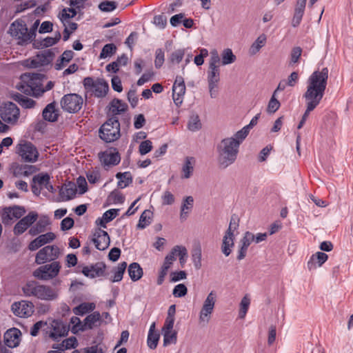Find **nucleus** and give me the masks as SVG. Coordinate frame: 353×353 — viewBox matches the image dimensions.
<instances>
[{
	"mask_svg": "<svg viewBox=\"0 0 353 353\" xmlns=\"http://www.w3.org/2000/svg\"><path fill=\"white\" fill-rule=\"evenodd\" d=\"M74 52L72 50H65L55 63V69L61 70L65 67L73 58Z\"/></svg>",
	"mask_w": 353,
	"mask_h": 353,
	"instance_id": "41",
	"label": "nucleus"
},
{
	"mask_svg": "<svg viewBox=\"0 0 353 353\" xmlns=\"http://www.w3.org/2000/svg\"><path fill=\"white\" fill-rule=\"evenodd\" d=\"M105 268V265L104 263H98L90 267H84L82 273L87 277L95 278L103 276Z\"/></svg>",
	"mask_w": 353,
	"mask_h": 353,
	"instance_id": "28",
	"label": "nucleus"
},
{
	"mask_svg": "<svg viewBox=\"0 0 353 353\" xmlns=\"http://www.w3.org/2000/svg\"><path fill=\"white\" fill-rule=\"evenodd\" d=\"M92 240L95 247L99 250H104L108 248L110 242L108 233L101 229L94 232Z\"/></svg>",
	"mask_w": 353,
	"mask_h": 353,
	"instance_id": "20",
	"label": "nucleus"
},
{
	"mask_svg": "<svg viewBox=\"0 0 353 353\" xmlns=\"http://www.w3.org/2000/svg\"><path fill=\"white\" fill-rule=\"evenodd\" d=\"M234 235L225 233L221 243V252L225 256H228L231 254L232 249L234 245Z\"/></svg>",
	"mask_w": 353,
	"mask_h": 353,
	"instance_id": "33",
	"label": "nucleus"
},
{
	"mask_svg": "<svg viewBox=\"0 0 353 353\" xmlns=\"http://www.w3.org/2000/svg\"><path fill=\"white\" fill-rule=\"evenodd\" d=\"M221 59L216 50L210 52V59L209 61V68H219Z\"/></svg>",
	"mask_w": 353,
	"mask_h": 353,
	"instance_id": "59",
	"label": "nucleus"
},
{
	"mask_svg": "<svg viewBox=\"0 0 353 353\" xmlns=\"http://www.w3.org/2000/svg\"><path fill=\"white\" fill-rule=\"evenodd\" d=\"M96 307L94 303L83 302L73 308L72 312L75 315L83 316L93 311Z\"/></svg>",
	"mask_w": 353,
	"mask_h": 353,
	"instance_id": "38",
	"label": "nucleus"
},
{
	"mask_svg": "<svg viewBox=\"0 0 353 353\" xmlns=\"http://www.w3.org/2000/svg\"><path fill=\"white\" fill-rule=\"evenodd\" d=\"M83 85L87 92L98 98L104 97L108 91V84L103 79H94L86 77L83 79Z\"/></svg>",
	"mask_w": 353,
	"mask_h": 353,
	"instance_id": "7",
	"label": "nucleus"
},
{
	"mask_svg": "<svg viewBox=\"0 0 353 353\" xmlns=\"http://www.w3.org/2000/svg\"><path fill=\"white\" fill-rule=\"evenodd\" d=\"M25 213L24 208L21 206L6 208L1 214L2 221L4 224H10L14 219L21 218Z\"/></svg>",
	"mask_w": 353,
	"mask_h": 353,
	"instance_id": "18",
	"label": "nucleus"
},
{
	"mask_svg": "<svg viewBox=\"0 0 353 353\" xmlns=\"http://www.w3.org/2000/svg\"><path fill=\"white\" fill-rule=\"evenodd\" d=\"M50 175L48 173H39L32 178V183H37L41 189L46 188L50 192H54V189L50 183Z\"/></svg>",
	"mask_w": 353,
	"mask_h": 353,
	"instance_id": "30",
	"label": "nucleus"
},
{
	"mask_svg": "<svg viewBox=\"0 0 353 353\" xmlns=\"http://www.w3.org/2000/svg\"><path fill=\"white\" fill-rule=\"evenodd\" d=\"M60 254V250L57 245H48L37 252L35 262L37 264H43L47 261H54L59 256Z\"/></svg>",
	"mask_w": 353,
	"mask_h": 353,
	"instance_id": "13",
	"label": "nucleus"
},
{
	"mask_svg": "<svg viewBox=\"0 0 353 353\" xmlns=\"http://www.w3.org/2000/svg\"><path fill=\"white\" fill-rule=\"evenodd\" d=\"M17 152L22 159L26 162H36L39 157L37 148L30 142H21L17 145Z\"/></svg>",
	"mask_w": 353,
	"mask_h": 353,
	"instance_id": "12",
	"label": "nucleus"
},
{
	"mask_svg": "<svg viewBox=\"0 0 353 353\" xmlns=\"http://www.w3.org/2000/svg\"><path fill=\"white\" fill-rule=\"evenodd\" d=\"M171 250L174 257L179 256L180 263L183 265L185 263L188 256L187 249L182 245H176Z\"/></svg>",
	"mask_w": 353,
	"mask_h": 353,
	"instance_id": "47",
	"label": "nucleus"
},
{
	"mask_svg": "<svg viewBox=\"0 0 353 353\" xmlns=\"http://www.w3.org/2000/svg\"><path fill=\"white\" fill-rule=\"evenodd\" d=\"M99 9L103 12H111L117 8V3L114 1H103L99 5Z\"/></svg>",
	"mask_w": 353,
	"mask_h": 353,
	"instance_id": "63",
	"label": "nucleus"
},
{
	"mask_svg": "<svg viewBox=\"0 0 353 353\" xmlns=\"http://www.w3.org/2000/svg\"><path fill=\"white\" fill-rule=\"evenodd\" d=\"M185 93V85L183 78L181 76H176L172 87V98L176 106L179 107L182 104Z\"/></svg>",
	"mask_w": 353,
	"mask_h": 353,
	"instance_id": "16",
	"label": "nucleus"
},
{
	"mask_svg": "<svg viewBox=\"0 0 353 353\" xmlns=\"http://www.w3.org/2000/svg\"><path fill=\"white\" fill-rule=\"evenodd\" d=\"M83 100L77 94H68L63 96L61 100V106L63 110L70 113L79 111L82 107Z\"/></svg>",
	"mask_w": 353,
	"mask_h": 353,
	"instance_id": "11",
	"label": "nucleus"
},
{
	"mask_svg": "<svg viewBox=\"0 0 353 353\" xmlns=\"http://www.w3.org/2000/svg\"><path fill=\"white\" fill-rule=\"evenodd\" d=\"M70 323L72 325V332L73 333H77L79 331L85 330L83 328V322L82 323L79 317L72 316L70 319Z\"/></svg>",
	"mask_w": 353,
	"mask_h": 353,
	"instance_id": "57",
	"label": "nucleus"
},
{
	"mask_svg": "<svg viewBox=\"0 0 353 353\" xmlns=\"http://www.w3.org/2000/svg\"><path fill=\"white\" fill-rule=\"evenodd\" d=\"M307 0H297L294 12V16L292 19V26L294 28L297 27L303 18Z\"/></svg>",
	"mask_w": 353,
	"mask_h": 353,
	"instance_id": "29",
	"label": "nucleus"
},
{
	"mask_svg": "<svg viewBox=\"0 0 353 353\" xmlns=\"http://www.w3.org/2000/svg\"><path fill=\"white\" fill-rule=\"evenodd\" d=\"M250 305V298L249 295H245L240 303V308L239 312V316L240 319H244L247 312L248 310L249 306Z\"/></svg>",
	"mask_w": 353,
	"mask_h": 353,
	"instance_id": "52",
	"label": "nucleus"
},
{
	"mask_svg": "<svg viewBox=\"0 0 353 353\" xmlns=\"http://www.w3.org/2000/svg\"><path fill=\"white\" fill-rule=\"evenodd\" d=\"M12 98L18 101L19 104L25 108H33L35 105V101L31 99L21 95V94L17 93L13 94Z\"/></svg>",
	"mask_w": 353,
	"mask_h": 353,
	"instance_id": "46",
	"label": "nucleus"
},
{
	"mask_svg": "<svg viewBox=\"0 0 353 353\" xmlns=\"http://www.w3.org/2000/svg\"><path fill=\"white\" fill-rule=\"evenodd\" d=\"M128 274L133 281L139 280L143 276V270L137 263H132L128 267Z\"/></svg>",
	"mask_w": 353,
	"mask_h": 353,
	"instance_id": "40",
	"label": "nucleus"
},
{
	"mask_svg": "<svg viewBox=\"0 0 353 353\" xmlns=\"http://www.w3.org/2000/svg\"><path fill=\"white\" fill-rule=\"evenodd\" d=\"M302 52V48L299 46H295L292 48L290 54V65H294L299 62V59L301 57Z\"/></svg>",
	"mask_w": 353,
	"mask_h": 353,
	"instance_id": "51",
	"label": "nucleus"
},
{
	"mask_svg": "<svg viewBox=\"0 0 353 353\" xmlns=\"http://www.w3.org/2000/svg\"><path fill=\"white\" fill-rule=\"evenodd\" d=\"M202 124L198 114H192L188 123V128L192 132H196L201 128Z\"/></svg>",
	"mask_w": 353,
	"mask_h": 353,
	"instance_id": "49",
	"label": "nucleus"
},
{
	"mask_svg": "<svg viewBox=\"0 0 353 353\" xmlns=\"http://www.w3.org/2000/svg\"><path fill=\"white\" fill-rule=\"evenodd\" d=\"M128 105L125 103L118 99H113L110 105V112L112 117H117L127 110Z\"/></svg>",
	"mask_w": 353,
	"mask_h": 353,
	"instance_id": "36",
	"label": "nucleus"
},
{
	"mask_svg": "<svg viewBox=\"0 0 353 353\" xmlns=\"http://www.w3.org/2000/svg\"><path fill=\"white\" fill-rule=\"evenodd\" d=\"M9 32L21 45L31 41L34 38V32H28L26 24L22 21L13 22L10 27Z\"/></svg>",
	"mask_w": 353,
	"mask_h": 353,
	"instance_id": "9",
	"label": "nucleus"
},
{
	"mask_svg": "<svg viewBox=\"0 0 353 353\" xmlns=\"http://www.w3.org/2000/svg\"><path fill=\"white\" fill-rule=\"evenodd\" d=\"M328 255L324 252H317L312 254L307 263V267L309 270H316L321 267L327 261Z\"/></svg>",
	"mask_w": 353,
	"mask_h": 353,
	"instance_id": "25",
	"label": "nucleus"
},
{
	"mask_svg": "<svg viewBox=\"0 0 353 353\" xmlns=\"http://www.w3.org/2000/svg\"><path fill=\"white\" fill-rule=\"evenodd\" d=\"M1 119L10 125H15L20 116V111L16 104L8 102L0 107Z\"/></svg>",
	"mask_w": 353,
	"mask_h": 353,
	"instance_id": "10",
	"label": "nucleus"
},
{
	"mask_svg": "<svg viewBox=\"0 0 353 353\" xmlns=\"http://www.w3.org/2000/svg\"><path fill=\"white\" fill-rule=\"evenodd\" d=\"M252 242H254V234L249 231L245 232L240 241L239 250L238 251L237 256V259L239 261H241L245 257L248 248Z\"/></svg>",
	"mask_w": 353,
	"mask_h": 353,
	"instance_id": "23",
	"label": "nucleus"
},
{
	"mask_svg": "<svg viewBox=\"0 0 353 353\" xmlns=\"http://www.w3.org/2000/svg\"><path fill=\"white\" fill-rule=\"evenodd\" d=\"M12 310L16 316L21 318H27L33 314L34 306L32 302L23 300L14 302L12 305Z\"/></svg>",
	"mask_w": 353,
	"mask_h": 353,
	"instance_id": "14",
	"label": "nucleus"
},
{
	"mask_svg": "<svg viewBox=\"0 0 353 353\" xmlns=\"http://www.w3.org/2000/svg\"><path fill=\"white\" fill-rule=\"evenodd\" d=\"M22 292L26 296H34L46 301H55L59 296V289L57 287L40 284L34 281H28L22 287Z\"/></svg>",
	"mask_w": 353,
	"mask_h": 353,
	"instance_id": "2",
	"label": "nucleus"
},
{
	"mask_svg": "<svg viewBox=\"0 0 353 353\" xmlns=\"http://www.w3.org/2000/svg\"><path fill=\"white\" fill-rule=\"evenodd\" d=\"M194 203V199L191 196H186L182 203L181 207L180 219L182 221L185 220L190 212Z\"/></svg>",
	"mask_w": 353,
	"mask_h": 353,
	"instance_id": "34",
	"label": "nucleus"
},
{
	"mask_svg": "<svg viewBox=\"0 0 353 353\" xmlns=\"http://www.w3.org/2000/svg\"><path fill=\"white\" fill-rule=\"evenodd\" d=\"M152 149V143L150 140H145L141 142L139 147V152L141 155H145L150 152Z\"/></svg>",
	"mask_w": 353,
	"mask_h": 353,
	"instance_id": "62",
	"label": "nucleus"
},
{
	"mask_svg": "<svg viewBox=\"0 0 353 353\" xmlns=\"http://www.w3.org/2000/svg\"><path fill=\"white\" fill-rule=\"evenodd\" d=\"M328 73L327 68H323L308 77L306 90L303 94L306 110L312 112L320 104L326 89Z\"/></svg>",
	"mask_w": 353,
	"mask_h": 353,
	"instance_id": "1",
	"label": "nucleus"
},
{
	"mask_svg": "<svg viewBox=\"0 0 353 353\" xmlns=\"http://www.w3.org/2000/svg\"><path fill=\"white\" fill-rule=\"evenodd\" d=\"M116 177L119 179L118 186L121 188H126L132 181L130 172H119L116 174Z\"/></svg>",
	"mask_w": 353,
	"mask_h": 353,
	"instance_id": "50",
	"label": "nucleus"
},
{
	"mask_svg": "<svg viewBox=\"0 0 353 353\" xmlns=\"http://www.w3.org/2000/svg\"><path fill=\"white\" fill-rule=\"evenodd\" d=\"M239 152V142L233 139L225 138L217 146L218 164L225 169L236 160Z\"/></svg>",
	"mask_w": 353,
	"mask_h": 353,
	"instance_id": "3",
	"label": "nucleus"
},
{
	"mask_svg": "<svg viewBox=\"0 0 353 353\" xmlns=\"http://www.w3.org/2000/svg\"><path fill=\"white\" fill-rule=\"evenodd\" d=\"M77 14V11L74 8H64L59 13V17L63 26H68V21Z\"/></svg>",
	"mask_w": 353,
	"mask_h": 353,
	"instance_id": "43",
	"label": "nucleus"
},
{
	"mask_svg": "<svg viewBox=\"0 0 353 353\" xmlns=\"http://www.w3.org/2000/svg\"><path fill=\"white\" fill-rule=\"evenodd\" d=\"M77 345V340L75 337H70L63 341L61 344L53 345V349H59L62 352L64 350L74 348Z\"/></svg>",
	"mask_w": 353,
	"mask_h": 353,
	"instance_id": "44",
	"label": "nucleus"
},
{
	"mask_svg": "<svg viewBox=\"0 0 353 353\" xmlns=\"http://www.w3.org/2000/svg\"><path fill=\"white\" fill-rule=\"evenodd\" d=\"M184 54L183 50H176L170 54L168 60L172 63H179L183 58Z\"/></svg>",
	"mask_w": 353,
	"mask_h": 353,
	"instance_id": "58",
	"label": "nucleus"
},
{
	"mask_svg": "<svg viewBox=\"0 0 353 353\" xmlns=\"http://www.w3.org/2000/svg\"><path fill=\"white\" fill-rule=\"evenodd\" d=\"M153 213L150 210H145L141 214L139 223L137 224V228L140 229H143L146 226L150 224L151 220L152 218Z\"/></svg>",
	"mask_w": 353,
	"mask_h": 353,
	"instance_id": "45",
	"label": "nucleus"
},
{
	"mask_svg": "<svg viewBox=\"0 0 353 353\" xmlns=\"http://www.w3.org/2000/svg\"><path fill=\"white\" fill-rule=\"evenodd\" d=\"M21 334V331L17 328L7 330L3 336L5 345L10 348L17 347L20 343Z\"/></svg>",
	"mask_w": 353,
	"mask_h": 353,
	"instance_id": "22",
	"label": "nucleus"
},
{
	"mask_svg": "<svg viewBox=\"0 0 353 353\" xmlns=\"http://www.w3.org/2000/svg\"><path fill=\"white\" fill-rule=\"evenodd\" d=\"M61 264L58 261H53L51 263L41 265L34 270V277L41 281H50L54 279L61 270Z\"/></svg>",
	"mask_w": 353,
	"mask_h": 353,
	"instance_id": "8",
	"label": "nucleus"
},
{
	"mask_svg": "<svg viewBox=\"0 0 353 353\" xmlns=\"http://www.w3.org/2000/svg\"><path fill=\"white\" fill-rule=\"evenodd\" d=\"M55 237V234L51 232L41 234L30 243L28 248L31 251H34L42 245L52 241Z\"/></svg>",
	"mask_w": 353,
	"mask_h": 353,
	"instance_id": "24",
	"label": "nucleus"
},
{
	"mask_svg": "<svg viewBox=\"0 0 353 353\" xmlns=\"http://www.w3.org/2000/svg\"><path fill=\"white\" fill-rule=\"evenodd\" d=\"M188 289L184 284L176 285L173 290L172 294L175 297H182L186 295Z\"/></svg>",
	"mask_w": 353,
	"mask_h": 353,
	"instance_id": "64",
	"label": "nucleus"
},
{
	"mask_svg": "<svg viewBox=\"0 0 353 353\" xmlns=\"http://www.w3.org/2000/svg\"><path fill=\"white\" fill-rule=\"evenodd\" d=\"M58 110L55 108V103L48 104L43 111V117L45 120L54 122L57 120Z\"/></svg>",
	"mask_w": 353,
	"mask_h": 353,
	"instance_id": "37",
	"label": "nucleus"
},
{
	"mask_svg": "<svg viewBox=\"0 0 353 353\" xmlns=\"http://www.w3.org/2000/svg\"><path fill=\"white\" fill-rule=\"evenodd\" d=\"M175 260L176 257L174 256L173 252L171 250L170 252L165 257L164 262L161 270L168 272Z\"/></svg>",
	"mask_w": 353,
	"mask_h": 353,
	"instance_id": "60",
	"label": "nucleus"
},
{
	"mask_svg": "<svg viewBox=\"0 0 353 353\" xmlns=\"http://www.w3.org/2000/svg\"><path fill=\"white\" fill-rule=\"evenodd\" d=\"M44 76L41 74L26 73L21 76L20 82L16 88L26 94H32L36 97L43 94L42 81Z\"/></svg>",
	"mask_w": 353,
	"mask_h": 353,
	"instance_id": "4",
	"label": "nucleus"
},
{
	"mask_svg": "<svg viewBox=\"0 0 353 353\" xmlns=\"http://www.w3.org/2000/svg\"><path fill=\"white\" fill-rule=\"evenodd\" d=\"M268 37L264 33L259 34L256 39L252 43L249 49L248 54L250 56H254L260 52L261 49L265 46Z\"/></svg>",
	"mask_w": 353,
	"mask_h": 353,
	"instance_id": "27",
	"label": "nucleus"
},
{
	"mask_svg": "<svg viewBox=\"0 0 353 353\" xmlns=\"http://www.w3.org/2000/svg\"><path fill=\"white\" fill-rule=\"evenodd\" d=\"M163 335V345L168 346L175 344L177 340V332L175 330L162 332Z\"/></svg>",
	"mask_w": 353,
	"mask_h": 353,
	"instance_id": "53",
	"label": "nucleus"
},
{
	"mask_svg": "<svg viewBox=\"0 0 353 353\" xmlns=\"http://www.w3.org/2000/svg\"><path fill=\"white\" fill-rule=\"evenodd\" d=\"M216 302V294L214 291H211L203 301L200 309L198 319L199 325L205 326L210 321Z\"/></svg>",
	"mask_w": 353,
	"mask_h": 353,
	"instance_id": "6",
	"label": "nucleus"
},
{
	"mask_svg": "<svg viewBox=\"0 0 353 353\" xmlns=\"http://www.w3.org/2000/svg\"><path fill=\"white\" fill-rule=\"evenodd\" d=\"M220 81L219 68H209L208 71V82L211 98L216 96V88Z\"/></svg>",
	"mask_w": 353,
	"mask_h": 353,
	"instance_id": "19",
	"label": "nucleus"
},
{
	"mask_svg": "<svg viewBox=\"0 0 353 353\" xmlns=\"http://www.w3.org/2000/svg\"><path fill=\"white\" fill-rule=\"evenodd\" d=\"M120 123L117 117H112L99 129V137L107 143L112 142L120 137Z\"/></svg>",
	"mask_w": 353,
	"mask_h": 353,
	"instance_id": "5",
	"label": "nucleus"
},
{
	"mask_svg": "<svg viewBox=\"0 0 353 353\" xmlns=\"http://www.w3.org/2000/svg\"><path fill=\"white\" fill-rule=\"evenodd\" d=\"M221 57L223 65L232 64L236 60V55L234 54L230 48L224 49L221 54Z\"/></svg>",
	"mask_w": 353,
	"mask_h": 353,
	"instance_id": "42",
	"label": "nucleus"
},
{
	"mask_svg": "<svg viewBox=\"0 0 353 353\" xmlns=\"http://www.w3.org/2000/svg\"><path fill=\"white\" fill-rule=\"evenodd\" d=\"M126 267V262H122L119 264L118 267L114 271V277L112 280V282H119L122 279Z\"/></svg>",
	"mask_w": 353,
	"mask_h": 353,
	"instance_id": "56",
	"label": "nucleus"
},
{
	"mask_svg": "<svg viewBox=\"0 0 353 353\" xmlns=\"http://www.w3.org/2000/svg\"><path fill=\"white\" fill-rule=\"evenodd\" d=\"M101 315L99 312H94L89 314L83 321V326L85 330L92 329L94 327L100 325Z\"/></svg>",
	"mask_w": 353,
	"mask_h": 353,
	"instance_id": "32",
	"label": "nucleus"
},
{
	"mask_svg": "<svg viewBox=\"0 0 353 353\" xmlns=\"http://www.w3.org/2000/svg\"><path fill=\"white\" fill-rule=\"evenodd\" d=\"M38 218V214L32 211L26 216L22 218L14 227L13 232L14 234L19 235L23 234Z\"/></svg>",
	"mask_w": 353,
	"mask_h": 353,
	"instance_id": "17",
	"label": "nucleus"
},
{
	"mask_svg": "<svg viewBox=\"0 0 353 353\" xmlns=\"http://www.w3.org/2000/svg\"><path fill=\"white\" fill-rule=\"evenodd\" d=\"M77 192L76 185L74 183L65 184L59 190L60 199L57 201H65L73 199Z\"/></svg>",
	"mask_w": 353,
	"mask_h": 353,
	"instance_id": "26",
	"label": "nucleus"
},
{
	"mask_svg": "<svg viewBox=\"0 0 353 353\" xmlns=\"http://www.w3.org/2000/svg\"><path fill=\"white\" fill-rule=\"evenodd\" d=\"M49 224L48 217H42L37 223L29 230V234L32 236H36L44 232L46 227Z\"/></svg>",
	"mask_w": 353,
	"mask_h": 353,
	"instance_id": "39",
	"label": "nucleus"
},
{
	"mask_svg": "<svg viewBox=\"0 0 353 353\" xmlns=\"http://www.w3.org/2000/svg\"><path fill=\"white\" fill-rule=\"evenodd\" d=\"M52 331L50 334V336L54 340L64 336L68 334V329L60 321H54L52 323Z\"/></svg>",
	"mask_w": 353,
	"mask_h": 353,
	"instance_id": "31",
	"label": "nucleus"
},
{
	"mask_svg": "<svg viewBox=\"0 0 353 353\" xmlns=\"http://www.w3.org/2000/svg\"><path fill=\"white\" fill-rule=\"evenodd\" d=\"M276 90H274L273 92V94L268 104L267 112L269 114H273V113L276 112L280 107L281 104H280V102L276 98Z\"/></svg>",
	"mask_w": 353,
	"mask_h": 353,
	"instance_id": "54",
	"label": "nucleus"
},
{
	"mask_svg": "<svg viewBox=\"0 0 353 353\" xmlns=\"http://www.w3.org/2000/svg\"><path fill=\"white\" fill-rule=\"evenodd\" d=\"M195 165V159L193 157H186L182 167V179H189L194 171V166Z\"/></svg>",
	"mask_w": 353,
	"mask_h": 353,
	"instance_id": "35",
	"label": "nucleus"
},
{
	"mask_svg": "<svg viewBox=\"0 0 353 353\" xmlns=\"http://www.w3.org/2000/svg\"><path fill=\"white\" fill-rule=\"evenodd\" d=\"M52 61V54L49 52L38 54L32 59L25 61V65L30 68H37L48 65Z\"/></svg>",
	"mask_w": 353,
	"mask_h": 353,
	"instance_id": "15",
	"label": "nucleus"
},
{
	"mask_svg": "<svg viewBox=\"0 0 353 353\" xmlns=\"http://www.w3.org/2000/svg\"><path fill=\"white\" fill-rule=\"evenodd\" d=\"M99 157L101 163L105 167L116 165L121 160L119 152H113L112 150H106L105 152H100L99 154Z\"/></svg>",
	"mask_w": 353,
	"mask_h": 353,
	"instance_id": "21",
	"label": "nucleus"
},
{
	"mask_svg": "<svg viewBox=\"0 0 353 353\" xmlns=\"http://www.w3.org/2000/svg\"><path fill=\"white\" fill-rule=\"evenodd\" d=\"M117 47L113 43L106 44L102 48V50L100 53L101 59H105L108 57H111L116 52Z\"/></svg>",
	"mask_w": 353,
	"mask_h": 353,
	"instance_id": "55",
	"label": "nucleus"
},
{
	"mask_svg": "<svg viewBox=\"0 0 353 353\" xmlns=\"http://www.w3.org/2000/svg\"><path fill=\"white\" fill-rule=\"evenodd\" d=\"M201 257H202V252L201 248L200 245H197L192 250V259L194 265V268L196 270H199L201 266Z\"/></svg>",
	"mask_w": 353,
	"mask_h": 353,
	"instance_id": "48",
	"label": "nucleus"
},
{
	"mask_svg": "<svg viewBox=\"0 0 353 353\" xmlns=\"http://www.w3.org/2000/svg\"><path fill=\"white\" fill-rule=\"evenodd\" d=\"M249 133V130L248 128H243L241 130L238 131L236 133L234 134L232 137H228V139H233L236 141L239 142V145L240 143L245 139Z\"/></svg>",
	"mask_w": 353,
	"mask_h": 353,
	"instance_id": "61",
	"label": "nucleus"
}]
</instances>
